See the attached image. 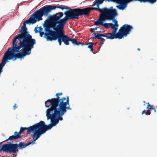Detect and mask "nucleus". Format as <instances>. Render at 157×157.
Instances as JSON below:
<instances>
[{
	"mask_svg": "<svg viewBox=\"0 0 157 157\" xmlns=\"http://www.w3.org/2000/svg\"><path fill=\"white\" fill-rule=\"evenodd\" d=\"M48 108L46 110V116L48 120H51V123L47 125L45 124V122L43 121H40L38 123L41 135L58 124L59 121L63 120L62 116L67 110L52 107Z\"/></svg>",
	"mask_w": 157,
	"mask_h": 157,
	"instance_id": "obj_1",
	"label": "nucleus"
},
{
	"mask_svg": "<svg viewBox=\"0 0 157 157\" xmlns=\"http://www.w3.org/2000/svg\"><path fill=\"white\" fill-rule=\"evenodd\" d=\"M62 92L56 94V98H52L48 100L45 102L46 107H52L66 110H71L69 104V99L68 96L65 97L60 98L59 96L62 95Z\"/></svg>",
	"mask_w": 157,
	"mask_h": 157,
	"instance_id": "obj_2",
	"label": "nucleus"
},
{
	"mask_svg": "<svg viewBox=\"0 0 157 157\" xmlns=\"http://www.w3.org/2000/svg\"><path fill=\"white\" fill-rule=\"evenodd\" d=\"M49 21L51 27L53 29V30L50 29V27L46 25L45 29L46 32L44 34V37L47 41H52L57 40H58L62 32L52 15L49 16Z\"/></svg>",
	"mask_w": 157,
	"mask_h": 157,
	"instance_id": "obj_3",
	"label": "nucleus"
},
{
	"mask_svg": "<svg viewBox=\"0 0 157 157\" xmlns=\"http://www.w3.org/2000/svg\"><path fill=\"white\" fill-rule=\"evenodd\" d=\"M35 141H33L29 142L26 144L23 142H20L18 144H12L11 142H8L7 144H4L0 148V152L3 151V152H9L13 153L15 157L17 155V153L18 152V150L22 149L31 144H34Z\"/></svg>",
	"mask_w": 157,
	"mask_h": 157,
	"instance_id": "obj_4",
	"label": "nucleus"
},
{
	"mask_svg": "<svg viewBox=\"0 0 157 157\" xmlns=\"http://www.w3.org/2000/svg\"><path fill=\"white\" fill-rule=\"evenodd\" d=\"M56 22L58 25L62 33L64 32V26L69 19H78V17H75L74 15L65 16L62 18L63 16V13L59 12L52 15Z\"/></svg>",
	"mask_w": 157,
	"mask_h": 157,
	"instance_id": "obj_5",
	"label": "nucleus"
},
{
	"mask_svg": "<svg viewBox=\"0 0 157 157\" xmlns=\"http://www.w3.org/2000/svg\"><path fill=\"white\" fill-rule=\"evenodd\" d=\"M53 6L51 5L44 6L36 11L31 15V17L36 22L42 20V17L47 16L51 11L53 10Z\"/></svg>",
	"mask_w": 157,
	"mask_h": 157,
	"instance_id": "obj_6",
	"label": "nucleus"
},
{
	"mask_svg": "<svg viewBox=\"0 0 157 157\" xmlns=\"http://www.w3.org/2000/svg\"><path fill=\"white\" fill-rule=\"evenodd\" d=\"M26 130H27V134H29L32 131H34L32 135V137L34 140V141H36L41 136V134L40 132V129L38 123L30 126L28 128H23L22 127H21L20 131L19 132L17 131L15 132V133L18 134L20 135V134L24 133V131Z\"/></svg>",
	"mask_w": 157,
	"mask_h": 157,
	"instance_id": "obj_7",
	"label": "nucleus"
},
{
	"mask_svg": "<svg viewBox=\"0 0 157 157\" xmlns=\"http://www.w3.org/2000/svg\"><path fill=\"white\" fill-rule=\"evenodd\" d=\"M68 10H69V11L64 13L66 16L74 15L75 17H78L79 16H82L83 15L85 16V14H86V11L85 10V8L71 9L69 8V9Z\"/></svg>",
	"mask_w": 157,
	"mask_h": 157,
	"instance_id": "obj_8",
	"label": "nucleus"
},
{
	"mask_svg": "<svg viewBox=\"0 0 157 157\" xmlns=\"http://www.w3.org/2000/svg\"><path fill=\"white\" fill-rule=\"evenodd\" d=\"M85 10L86 11V16H88L90 15L91 10H96L98 11L101 13L100 14V16L102 15L105 16V18H107L109 16L108 12L110 13L111 12V11L110 10H108V9L107 8H103L101 9L98 7V8L87 7L85 8Z\"/></svg>",
	"mask_w": 157,
	"mask_h": 157,
	"instance_id": "obj_9",
	"label": "nucleus"
},
{
	"mask_svg": "<svg viewBox=\"0 0 157 157\" xmlns=\"http://www.w3.org/2000/svg\"><path fill=\"white\" fill-rule=\"evenodd\" d=\"M157 0H119V2L116 3L119 4V5L117 6V7L120 10H124L127 6V2L132 1H138L140 2H148L151 3H155Z\"/></svg>",
	"mask_w": 157,
	"mask_h": 157,
	"instance_id": "obj_10",
	"label": "nucleus"
},
{
	"mask_svg": "<svg viewBox=\"0 0 157 157\" xmlns=\"http://www.w3.org/2000/svg\"><path fill=\"white\" fill-rule=\"evenodd\" d=\"M64 33L65 32H62L58 40V42L60 46L61 45L62 42H63L66 45H68L69 44V41H71L74 44L76 45L77 42L76 39H70L68 36L65 35Z\"/></svg>",
	"mask_w": 157,
	"mask_h": 157,
	"instance_id": "obj_11",
	"label": "nucleus"
},
{
	"mask_svg": "<svg viewBox=\"0 0 157 157\" xmlns=\"http://www.w3.org/2000/svg\"><path fill=\"white\" fill-rule=\"evenodd\" d=\"M132 29V26L130 25L125 24L123 25L118 30L121 38L124 36H126Z\"/></svg>",
	"mask_w": 157,
	"mask_h": 157,
	"instance_id": "obj_12",
	"label": "nucleus"
},
{
	"mask_svg": "<svg viewBox=\"0 0 157 157\" xmlns=\"http://www.w3.org/2000/svg\"><path fill=\"white\" fill-rule=\"evenodd\" d=\"M117 28H116L114 29L111 33H107V35L108 36L109 39L112 40L114 38L121 39L120 36L119 34V31L117 33Z\"/></svg>",
	"mask_w": 157,
	"mask_h": 157,
	"instance_id": "obj_13",
	"label": "nucleus"
},
{
	"mask_svg": "<svg viewBox=\"0 0 157 157\" xmlns=\"http://www.w3.org/2000/svg\"><path fill=\"white\" fill-rule=\"evenodd\" d=\"M106 18H105L104 16L101 15L100 16V17L98 19V20L95 21L94 23V25L97 26L99 25H102L103 22L106 20Z\"/></svg>",
	"mask_w": 157,
	"mask_h": 157,
	"instance_id": "obj_14",
	"label": "nucleus"
},
{
	"mask_svg": "<svg viewBox=\"0 0 157 157\" xmlns=\"http://www.w3.org/2000/svg\"><path fill=\"white\" fill-rule=\"evenodd\" d=\"M21 135H18V134H16L15 133V132H14V135H12L11 136H10L9 138L6 139V140L2 142H0V145L3 142L8 141L9 140H15L17 139H18L20 138L21 137ZM2 147H0V148H1Z\"/></svg>",
	"mask_w": 157,
	"mask_h": 157,
	"instance_id": "obj_15",
	"label": "nucleus"
},
{
	"mask_svg": "<svg viewBox=\"0 0 157 157\" xmlns=\"http://www.w3.org/2000/svg\"><path fill=\"white\" fill-rule=\"evenodd\" d=\"M118 15V13L116 14L115 16H112L111 15L109 16L108 17L106 18V20H109V21L112 20L113 22L115 24L116 26V28H117L118 25L117 23V21L116 20V19H115V17H116Z\"/></svg>",
	"mask_w": 157,
	"mask_h": 157,
	"instance_id": "obj_16",
	"label": "nucleus"
},
{
	"mask_svg": "<svg viewBox=\"0 0 157 157\" xmlns=\"http://www.w3.org/2000/svg\"><path fill=\"white\" fill-rule=\"evenodd\" d=\"M94 38L95 39H99L101 37H105L107 39H109L108 36L107 35V33L105 34H99L98 33H95L94 34Z\"/></svg>",
	"mask_w": 157,
	"mask_h": 157,
	"instance_id": "obj_17",
	"label": "nucleus"
},
{
	"mask_svg": "<svg viewBox=\"0 0 157 157\" xmlns=\"http://www.w3.org/2000/svg\"><path fill=\"white\" fill-rule=\"evenodd\" d=\"M105 1V0H95L94 2V4L92 5V6H96V8L99 7V5L102 4L104 1Z\"/></svg>",
	"mask_w": 157,
	"mask_h": 157,
	"instance_id": "obj_18",
	"label": "nucleus"
},
{
	"mask_svg": "<svg viewBox=\"0 0 157 157\" xmlns=\"http://www.w3.org/2000/svg\"><path fill=\"white\" fill-rule=\"evenodd\" d=\"M108 10H110L111 11V13H109L108 12V14L109 16H115L116 14L117 13V10L116 9H113V6H111L109 9H108Z\"/></svg>",
	"mask_w": 157,
	"mask_h": 157,
	"instance_id": "obj_19",
	"label": "nucleus"
},
{
	"mask_svg": "<svg viewBox=\"0 0 157 157\" xmlns=\"http://www.w3.org/2000/svg\"><path fill=\"white\" fill-rule=\"evenodd\" d=\"M53 7L54 8H53V10H55L56 8H59L62 9V10L64 9L68 10L69 9V7L64 5H60L58 6H53Z\"/></svg>",
	"mask_w": 157,
	"mask_h": 157,
	"instance_id": "obj_20",
	"label": "nucleus"
},
{
	"mask_svg": "<svg viewBox=\"0 0 157 157\" xmlns=\"http://www.w3.org/2000/svg\"><path fill=\"white\" fill-rule=\"evenodd\" d=\"M87 44L88 45L87 48L90 49V51L91 52L94 54V53L93 52V45L94 44V43H88Z\"/></svg>",
	"mask_w": 157,
	"mask_h": 157,
	"instance_id": "obj_21",
	"label": "nucleus"
},
{
	"mask_svg": "<svg viewBox=\"0 0 157 157\" xmlns=\"http://www.w3.org/2000/svg\"><path fill=\"white\" fill-rule=\"evenodd\" d=\"M147 104L148 105L147 107V109H150L154 110V111L155 113L156 112V109L154 108L152 106L150 105L149 104V103H148Z\"/></svg>",
	"mask_w": 157,
	"mask_h": 157,
	"instance_id": "obj_22",
	"label": "nucleus"
},
{
	"mask_svg": "<svg viewBox=\"0 0 157 157\" xmlns=\"http://www.w3.org/2000/svg\"><path fill=\"white\" fill-rule=\"evenodd\" d=\"M100 39V45L101 46L104 43L105 40V39L103 38H101Z\"/></svg>",
	"mask_w": 157,
	"mask_h": 157,
	"instance_id": "obj_23",
	"label": "nucleus"
},
{
	"mask_svg": "<svg viewBox=\"0 0 157 157\" xmlns=\"http://www.w3.org/2000/svg\"><path fill=\"white\" fill-rule=\"evenodd\" d=\"M102 25L104 26L106 28H108L109 27V26H110V23H103Z\"/></svg>",
	"mask_w": 157,
	"mask_h": 157,
	"instance_id": "obj_24",
	"label": "nucleus"
},
{
	"mask_svg": "<svg viewBox=\"0 0 157 157\" xmlns=\"http://www.w3.org/2000/svg\"><path fill=\"white\" fill-rule=\"evenodd\" d=\"M108 1V2H119V0H105V2Z\"/></svg>",
	"mask_w": 157,
	"mask_h": 157,
	"instance_id": "obj_25",
	"label": "nucleus"
},
{
	"mask_svg": "<svg viewBox=\"0 0 157 157\" xmlns=\"http://www.w3.org/2000/svg\"><path fill=\"white\" fill-rule=\"evenodd\" d=\"M110 26L111 27V28L112 29H114L115 28H116V27H116L115 25L113 24L112 23H110Z\"/></svg>",
	"mask_w": 157,
	"mask_h": 157,
	"instance_id": "obj_26",
	"label": "nucleus"
},
{
	"mask_svg": "<svg viewBox=\"0 0 157 157\" xmlns=\"http://www.w3.org/2000/svg\"><path fill=\"white\" fill-rule=\"evenodd\" d=\"M80 44H81L82 46H83L84 45H86V44H84V43H81V42H79V43H77V44H76V45H79Z\"/></svg>",
	"mask_w": 157,
	"mask_h": 157,
	"instance_id": "obj_27",
	"label": "nucleus"
},
{
	"mask_svg": "<svg viewBox=\"0 0 157 157\" xmlns=\"http://www.w3.org/2000/svg\"><path fill=\"white\" fill-rule=\"evenodd\" d=\"M151 114L150 111L149 110H147V111L146 112V114L147 115H149Z\"/></svg>",
	"mask_w": 157,
	"mask_h": 157,
	"instance_id": "obj_28",
	"label": "nucleus"
},
{
	"mask_svg": "<svg viewBox=\"0 0 157 157\" xmlns=\"http://www.w3.org/2000/svg\"><path fill=\"white\" fill-rule=\"evenodd\" d=\"M40 37H42L43 35L44 34V33L43 32H40Z\"/></svg>",
	"mask_w": 157,
	"mask_h": 157,
	"instance_id": "obj_29",
	"label": "nucleus"
},
{
	"mask_svg": "<svg viewBox=\"0 0 157 157\" xmlns=\"http://www.w3.org/2000/svg\"><path fill=\"white\" fill-rule=\"evenodd\" d=\"M34 31L36 33H37L39 32V31L37 29V28H35L34 29Z\"/></svg>",
	"mask_w": 157,
	"mask_h": 157,
	"instance_id": "obj_30",
	"label": "nucleus"
},
{
	"mask_svg": "<svg viewBox=\"0 0 157 157\" xmlns=\"http://www.w3.org/2000/svg\"><path fill=\"white\" fill-rule=\"evenodd\" d=\"M17 106L16 104H15L13 106V109L15 110L17 108Z\"/></svg>",
	"mask_w": 157,
	"mask_h": 157,
	"instance_id": "obj_31",
	"label": "nucleus"
},
{
	"mask_svg": "<svg viewBox=\"0 0 157 157\" xmlns=\"http://www.w3.org/2000/svg\"><path fill=\"white\" fill-rule=\"evenodd\" d=\"M39 32H41V31L43 30V29L41 27H39Z\"/></svg>",
	"mask_w": 157,
	"mask_h": 157,
	"instance_id": "obj_32",
	"label": "nucleus"
},
{
	"mask_svg": "<svg viewBox=\"0 0 157 157\" xmlns=\"http://www.w3.org/2000/svg\"><path fill=\"white\" fill-rule=\"evenodd\" d=\"M94 29H90V31L91 32V33H93V32H94Z\"/></svg>",
	"mask_w": 157,
	"mask_h": 157,
	"instance_id": "obj_33",
	"label": "nucleus"
},
{
	"mask_svg": "<svg viewBox=\"0 0 157 157\" xmlns=\"http://www.w3.org/2000/svg\"><path fill=\"white\" fill-rule=\"evenodd\" d=\"M146 110H144L141 113V114H144V113H146Z\"/></svg>",
	"mask_w": 157,
	"mask_h": 157,
	"instance_id": "obj_34",
	"label": "nucleus"
},
{
	"mask_svg": "<svg viewBox=\"0 0 157 157\" xmlns=\"http://www.w3.org/2000/svg\"><path fill=\"white\" fill-rule=\"evenodd\" d=\"M98 28V27H95V28H94V30H97V28Z\"/></svg>",
	"mask_w": 157,
	"mask_h": 157,
	"instance_id": "obj_35",
	"label": "nucleus"
},
{
	"mask_svg": "<svg viewBox=\"0 0 157 157\" xmlns=\"http://www.w3.org/2000/svg\"><path fill=\"white\" fill-rule=\"evenodd\" d=\"M137 50L139 51H140V49L139 48H138L137 49Z\"/></svg>",
	"mask_w": 157,
	"mask_h": 157,
	"instance_id": "obj_36",
	"label": "nucleus"
},
{
	"mask_svg": "<svg viewBox=\"0 0 157 157\" xmlns=\"http://www.w3.org/2000/svg\"><path fill=\"white\" fill-rule=\"evenodd\" d=\"M101 47V46H100V47H99V48H100Z\"/></svg>",
	"mask_w": 157,
	"mask_h": 157,
	"instance_id": "obj_37",
	"label": "nucleus"
}]
</instances>
